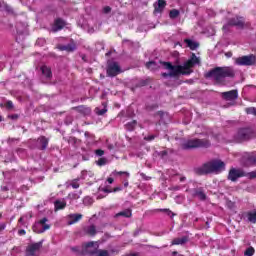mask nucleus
Masks as SVG:
<instances>
[{
	"label": "nucleus",
	"mask_w": 256,
	"mask_h": 256,
	"mask_svg": "<svg viewBox=\"0 0 256 256\" xmlns=\"http://www.w3.org/2000/svg\"><path fill=\"white\" fill-rule=\"evenodd\" d=\"M194 65H199V58H197L195 54H192L191 59L185 62L184 65H173L171 62H160L158 67L167 71L162 73V77H179V75H191V73H193Z\"/></svg>",
	"instance_id": "obj_1"
},
{
	"label": "nucleus",
	"mask_w": 256,
	"mask_h": 256,
	"mask_svg": "<svg viewBox=\"0 0 256 256\" xmlns=\"http://www.w3.org/2000/svg\"><path fill=\"white\" fill-rule=\"evenodd\" d=\"M234 75L235 71L231 67H218L208 74L216 83H223L225 77H233Z\"/></svg>",
	"instance_id": "obj_2"
},
{
	"label": "nucleus",
	"mask_w": 256,
	"mask_h": 256,
	"mask_svg": "<svg viewBox=\"0 0 256 256\" xmlns=\"http://www.w3.org/2000/svg\"><path fill=\"white\" fill-rule=\"evenodd\" d=\"M204 173H221L225 171V163L221 160H214L204 164L203 166Z\"/></svg>",
	"instance_id": "obj_3"
},
{
	"label": "nucleus",
	"mask_w": 256,
	"mask_h": 256,
	"mask_svg": "<svg viewBox=\"0 0 256 256\" xmlns=\"http://www.w3.org/2000/svg\"><path fill=\"white\" fill-rule=\"evenodd\" d=\"M99 249V243L97 242H88L84 243L82 247L76 246L72 248V251H76V253H97V250Z\"/></svg>",
	"instance_id": "obj_4"
},
{
	"label": "nucleus",
	"mask_w": 256,
	"mask_h": 256,
	"mask_svg": "<svg viewBox=\"0 0 256 256\" xmlns=\"http://www.w3.org/2000/svg\"><path fill=\"white\" fill-rule=\"evenodd\" d=\"M211 143L208 140L191 139L182 144L183 149H195L196 147H209Z\"/></svg>",
	"instance_id": "obj_5"
},
{
	"label": "nucleus",
	"mask_w": 256,
	"mask_h": 256,
	"mask_svg": "<svg viewBox=\"0 0 256 256\" xmlns=\"http://www.w3.org/2000/svg\"><path fill=\"white\" fill-rule=\"evenodd\" d=\"M41 247H43V243L41 242L29 244L26 248V256H39Z\"/></svg>",
	"instance_id": "obj_6"
},
{
	"label": "nucleus",
	"mask_w": 256,
	"mask_h": 256,
	"mask_svg": "<svg viewBox=\"0 0 256 256\" xmlns=\"http://www.w3.org/2000/svg\"><path fill=\"white\" fill-rule=\"evenodd\" d=\"M51 226L47 224V218L41 219L38 223L33 226L34 233H45Z\"/></svg>",
	"instance_id": "obj_7"
},
{
	"label": "nucleus",
	"mask_w": 256,
	"mask_h": 256,
	"mask_svg": "<svg viewBox=\"0 0 256 256\" xmlns=\"http://www.w3.org/2000/svg\"><path fill=\"white\" fill-rule=\"evenodd\" d=\"M256 57L254 55L242 56L236 59V65H255Z\"/></svg>",
	"instance_id": "obj_8"
},
{
	"label": "nucleus",
	"mask_w": 256,
	"mask_h": 256,
	"mask_svg": "<svg viewBox=\"0 0 256 256\" xmlns=\"http://www.w3.org/2000/svg\"><path fill=\"white\" fill-rule=\"evenodd\" d=\"M107 73L109 77H115V75H119L121 73V67L117 62H112L108 65Z\"/></svg>",
	"instance_id": "obj_9"
},
{
	"label": "nucleus",
	"mask_w": 256,
	"mask_h": 256,
	"mask_svg": "<svg viewBox=\"0 0 256 256\" xmlns=\"http://www.w3.org/2000/svg\"><path fill=\"white\" fill-rule=\"evenodd\" d=\"M241 177H245V172L241 169L235 168H232L228 175V179H230V181H237Z\"/></svg>",
	"instance_id": "obj_10"
},
{
	"label": "nucleus",
	"mask_w": 256,
	"mask_h": 256,
	"mask_svg": "<svg viewBox=\"0 0 256 256\" xmlns=\"http://www.w3.org/2000/svg\"><path fill=\"white\" fill-rule=\"evenodd\" d=\"M67 224L68 225H75V223H78V221H81L83 219V215L81 214H69L67 217Z\"/></svg>",
	"instance_id": "obj_11"
},
{
	"label": "nucleus",
	"mask_w": 256,
	"mask_h": 256,
	"mask_svg": "<svg viewBox=\"0 0 256 256\" xmlns=\"http://www.w3.org/2000/svg\"><path fill=\"white\" fill-rule=\"evenodd\" d=\"M222 97L224 99H226V101H235V99H237V97H238L237 90H231L228 92H224V93H222Z\"/></svg>",
	"instance_id": "obj_12"
},
{
	"label": "nucleus",
	"mask_w": 256,
	"mask_h": 256,
	"mask_svg": "<svg viewBox=\"0 0 256 256\" xmlns=\"http://www.w3.org/2000/svg\"><path fill=\"white\" fill-rule=\"evenodd\" d=\"M65 27V21L61 20V19H57L54 22V25L52 26V31L54 33H57V31H61V29Z\"/></svg>",
	"instance_id": "obj_13"
},
{
	"label": "nucleus",
	"mask_w": 256,
	"mask_h": 256,
	"mask_svg": "<svg viewBox=\"0 0 256 256\" xmlns=\"http://www.w3.org/2000/svg\"><path fill=\"white\" fill-rule=\"evenodd\" d=\"M184 43L186 44L187 47H189V49H191L192 51H195V49H197V47H199V43H197L194 40L191 39H185Z\"/></svg>",
	"instance_id": "obj_14"
},
{
	"label": "nucleus",
	"mask_w": 256,
	"mask_h": 256,
	"mask_svg": "<svg viewBox=\"0 0 256 256\" xmlns=\"http://www.w3.org/2000/svg\"><path fill=\"white\" fill-rule=\"evenodd\" d=\"M165 5H166L165 0H158V2L154 4L155 12L161 13V11L165 9Z\"/></svg>",
	"instance_id": "obj_15"
},
{
	"label": "nucleus",
	"mask_w": 256,
	"mask_h": 256,
	"mask_svg": "<svg viewBox=\"0 0 256 256\" xmlns=\"http://www.w3.org/2000/svg\"><path fill=\"white\" fill-rule=\"evenodd\" d=\"M41 71L44 77H46V79H51V68L47 66H42Z\"/></svg>",
	"instance_id": "obj_16"
},
{
	"label": "nucleus",
	"mask_w": 256,
	"mask_h": 256,
	"mask_svg": "<svg viewBox=\"0 0 256 256\" xmlns=\"http://www.w3.org/2000/svg\"><path fill=\"white\" fill-rule=\"evenodd\" d=\"M55 209L57 211H59V209H65V207L67 206V203L65 202V200H57L55 203Z\"/></svg>",
	"instance_id": "obj_17"
},
{
	"label": "nucleus",
	"mask_w": 256,
	"mask_h": 256,
	"mask_svg": "<svg viewBox=\"0 0 256 256\" xmlns=\"http://www.w3.org/2000/svg\"><path fill=\"white\" fill-rule=\"evenodd\" d=\"M245 21L243 18H236L230 22V25H236V27H243Z\"/></svg>",
	"instance_id": "obj_18"
},
{
	"label": "nucleus",
	"mask_w": 256,
	"mask_h": 256,
	"mask_svg": "<svg viewBox=\"0 0 256 256\" xmlns=\"http://www.w3.org/2000/svg\"><path fill=\"white\" fill-rule=\"evenodd\" d=\"M38 143L41 144V149H46V148H47V145H48V143H49V141H48L47 138H45V137H40V138L38 139Z\"/></svg>",
	"instance_id": "obj_19"
},
{
	"label": "nucleus",
	"mask_w": 256,
	"mask_h": 256,
	"mask_svg": "<svg viewBox=\"0 0 256 256\" xmlns=\"http://www.w3.org/2000/svg\"><path fill=\"white\" fill-rule=\"evenodd\" d=\"M247 218H248V221H250V223H256V211L249 212L247 214Z\"/></svg>",
	"instance_id": "obj_20"
},
{
	"label": "nucleus",
	"mask_w": 256,
	"mask_h": 256,
	"mask_svg": "<svg viewBox=\"0 0 256 256\" xmlns=\"http://www.w3.org/2000/svg\"><path fill=\"white\" fill-rule=\"evenodd\" d=\"M187 242V238H176L172 241V245H183Z\"/></svg>",
	"instance_id": "obj_21"
},
{
	"label": "nucleus",
	"mask_w": 256,
	"mask_h": 256,
	"mask_svg": "<svg viewBox=\"0 0 256 256\" xmlns=\"http://www.w3.org/2000/svg\"><path fill=\"white\" fill-rule=\"evenodd\" d=\"M244 255L245 256H253V255H255V248H253V247L247 248L245 250V252H244Z\"/></svg>",
	"instance_id": "obj_22"
},
{
	"label": "nucleus",
	"mask_w": 256,
	"mask_h": 256,
	"mask_svg": "<svg viewBox=\"0 0 256 256\" xmlns=\"http://www.w3.org/2000/svg\"><path fill=\"white\" fill-rule=\"evenodd\" d=\"M147 69H150L151 71L157 69V63L151 61L146 64Z\"/></svg>",
	"instance_id": "obj_23"
},
{
	"label": "nucleus",
	"mask_w": 256,
	"mask_h": 256,
	"mask_svg": "<svg viewBox=\"0 0 256 256\" xmlns=\"http://www.w3.org/2000/svg\"><path fill=\"white\" fill-rule=\"evenodd\" d=\"M135 125H137V121L129 122L126 124V129H128V131H133V129H135Z\"/></svg>",
	"instance_id": "obj_24"
},
{
	"label": "nucleus",
	"mask_w": 256,
	"mask_h": 256,
	"mask_svg": "<svg viewBox=\"0 0 256 256\" xmlns=\"http://www.w3.org/2000/svg\"><path fill=\"white\" fill-rule=\"evenodd\" d=\"M247 129H242L239 131L238 135L240 137V139H247Z\"/></svg>",
	"instance_id": "obj_25"
},
{
	"label": "nucleus",
	"mask_w": 256,
	"mask_h": 256,
	"mask_svg": "<svg viewBox=\"0 0 256 256\" xmlns=\"http://www.w3.org/2000/svg\"><path fill=\"white\" fill-rule=\"evenodd\" d=\"M84 205H93V198L85 197L83 200Z\"/></svg>",
	"instance_id": "obj_26"
},
{
	"label": "nucleus",
	"mask_w": 256,
	"mask_h": 256,
	"mask_svg": "<svg viewBox=\"0 0 256 256\" xmlns=\"http://www.w3.org/2000/svg\"><path fill=\"white\" fill-rule=\"evenodd\" d=\"M60 49L62 51H74L75 50V45H73V46H62V47H60Z\"/></svg>",
	"instance_id": "obj_27"
},
{
	"label": "nucleus",
	"mask_w": 256,
	"mask_h": 256,
	"mask_svg": "<svg viewBox=\"0 0 256 256\" xmlns=\"http://www.w3.org/2000/svg\"><path fill=\"white\" fill-rule=\"evenodd\" d=\"M170 17L171 19H175L176 17H179V11L178 10L170 11Z\"/></svg>",
	"instance_id": "obj_28"
},
{
	"label": "nucleus",
	"mask_w": 256,
	"mask_h": 256,
	"mask_svg": "<svg viewBox=\"0 0 256 256\" xmlns=\"http://www.w3.org/2000/svg\"><path fill=\"white\" fill-rule=\"evenodd\" d=\"M97 165H99V167H102V165H107V159L106 158H100L97 161Z\"/></svg>",
	"instance_id": "obj_29"
},
{
	"label": "nucleus",
	"mask_w": 256,
	"mask_h": 256,
	"mask_svg": "<svg viewBox=\"0 0 256 256\" xmlns=\"http://www.w3.org/2000/svg\"><path fill=\"white\" fill-rule=\"evenodd\" d=\"M246 113H247L248 115H255V116H256V109L253 108V107L247 108V109H246Z\"/></svg>",
	"instance_id": "obj_30"
},
{
	"label": "nucleus",
	"mask_w": 256,
	"mask_h": 256,
	"mask_svg": "<svg viewBox=\"0 0 256 256\" xmlns=\"http://www.w3.org/2000/svg\"><path fill=\"white\" fill-rule=\"evenodd\" d=\"M87 234L88 235H95V226L88 227Z\"/></svg>",
	"instance_id": "obj_31"
},
{
	"label": "nucleus",
	"mask_w": 256,
	"mask_h": 256,
	"mask_svg": "<svg viewBox=\"0 0 256 256\" xmlns=\"http://www.w3.org/2000/svg\"><path fill=\"white\" fill-rule=\"evenodd\" d=\"M118 215H122L123 217H131V210L120 212Z\"/></svg>",
	"instance_id": "obj_32"
},
{
	"label": "nucleus",
	"mask_w": 256,
	"mask_h": 256,
	"mask_svg": "<svg viewBox=\"0 0 256 256\" xmlns=\"http://www.w3.org/2000/svg\"><path fill=\"white\" fill-rule=\"evenodd\" d=\"M112 175L113 176H115V175H126V177H129V172L114 171V172H112Z\"/></svg>",
	"instance_id": "obj_33"
},
{
	"label": "nucleus",
	"mask_w": 256,
	"mask_h": 256,
	"mask_svg": "<svg viewBox=\"0 0 256 256\" xmlns=\"http://www.w3.org/2000/svg\"><path fill=\"white\" fill-rule=\"evenodd\" d=\"M98 256H109V252L107 250H99Z\"/></svg>",
	"instance_id": "obj_34"
},
{
	"label": "nucleus",
	"mask_w": 256,
	"mask_h": 256,
	"mask_svg": "<svg viewBox=\"0 0 256 256\" xmlns=\"http://www.w3.org/2000/svg\"><path fill=\"white\" fill-rule=\"evenodd\" d=\"M6 109H13V102L12 101H7L5 104Z\"/></svg>",
	"instance_id": "obj_35"
},
{
	"label": "nucleus",
	"mask_w": 256,
	"mask_h": 256,
	"mask_svg": "<svg viewBox=\"0 0 256 256\" xmlns=\"http://www.w3.org/2000/svg\"><path fill=\"white\" fill-rule=\"evenodd\" d=\"M97 115H105L107 113V109L99 110V108L96 109Z\"/></svg>",
	"instance_id": "obj_36"
},
{
	"label": "nucleus",
	"mask_w": 256,
	"mask_h": 256,
	"mask_svg": "<svg viewBox=\"0 0 256 256\" xmlns=\"http://www.w3.org/2000/svg\"><path fill=\"white\" fill-rule=\"evenodd\" d=\"M95 153L98 157H103V155H105V151L101 149L96 150Z\"/></svg>",
	"instance_id": "obj_37"
},
{
	"label": "nucleus",
	"mask_w": 256,
	"mask_h": 256,
	"mask_svg": "<svg viewBox=\"0 0 256 256\" xmlns=\"http://www.w3.org/2000/svg\"><path fill=\"white\" fill-rule=\"evenodd\" d=\"M248 175H249L250 179H255L256 178V170L250 172Z\"/></svg>",
	"instance_id": "obj_38"
},
{
	"label": "nucleus",
	"mask_w": 256,
	"mask_h": 256,
	"mask_svg": "<svg viewBox=\"0 0 256 256\" xmlns=\"http://www.w3.org/2000/svg\"><path fill=\"white\" fill-rule=\"evenodd\" d=\"M197 197H199L200 199H205V193H203V192H198L197 194Z\"/></svg>",
	"instance_id": "obj_39"
},
{
	"label": "nucleus",
	"mask_w": 256,
	"mask_h": 256,
	"mask_svg": "<svg viewBox=\"0 0 256 256\" xmlns=\"http://www.w3.org/2000/svg\"><path fill=\"white\" fill-rule=\"evenodd\" d=\"M73 189H79V183L77 181L72 182Z\"/></svg>",
	"instance_id": "obj_40"
},
{
	"label": "nucleus",
	"mask_w": 256,
	"mask_h": 256,
	"mask_svg": "<svg viewBox=\"0 0 256 256\" xmlns=\"http://www.w3.org/2000/svg\"><path fill=\"white\" fill-rule=\"evenodd\" d=\"M70 199H79V195L77 194H69Z\"/></svg>",
	"instance_id": "obj_41"
},
{
	"label": "nucleus",
	"mask_w": 256,
	"mask_h": 256,
	"mask_svg": "<svg viewBox=\"0 0 256 256\" xmlns=\"http://www.w3.org/2000/svg\"><path fill=\"white\" fill-rule=\"evenodd\" d=\"M104 11H105V13H109V11H111V8L106 7V8H104Z\"/></svg>",
	"instance_id": "obj_42"
},
{
	"label": "nucleus",
	"mask_w": 256,
	"mask_h": 256,
	"mask_svg": "<svg viewBox=\"0 0 256 256\" xmlns=\"http://www.w3.org/2000/svg\"><path fill=\"white\" fill-rule=\"evenodd\" d=\"M153 139H155V136H149V137L147 138L148 141H153Z\"/></svg>",
	"instance_id": "obj_43"
},
{
	"label": "nucleus",
	"mask_w": 256,
	"mask_h": 256,
	"mask_svg": "<svg viewBox=\"0 0 256 256\" xmlns=\"http://www.w3.org/2000/svg\"><path fill=\"white\" fill-rule=\"evenodd\" d=\"M250 161H251V163H256V158L255 157H251Z\"/></svg>",
	"instance_id": "obj_44"
},
{
	"label": "nucleus",
	"mask_w": 256,
	"mask_h": 256,
	"mask_svg": "<svg viewBox=\"0 0 256 256\" xmlns=\"http://www.w3.org/2000/svg\"><path fill=\"white\" fill-rule=\"evenodd\" d=\"M107 181H108V183L111 185L114 180H113V178H108Z\"/></svg>",
	"instance_id": "obj_45"
},
{
	"label": "nucleus",
	"mask_w": 256,
	"mask_h": 256,
	"mask_svg": "<svg viewBox=\"0 0 256 256\" xmlns=\"http://www.w3.org/2000/svg\"><path fill=\"white\" fill-rule=\"evenodd\" d=\"M19 235H25V230H19Z\"/></svg>",
	"instance_id": "obj_46"
},
{
	"label": "nucleus",
	"mask_w": 256,
	"mask_h": 256,
	"mask_svg": "<svg viewBox=\"0 0 256 256\" xmlns=\"http://www.w3.org/2000/svg\"><path fill=\"white\" fill-rule=\"evenodd\" d=\"M41 41L44 42L45 40L39 39V40H37V44L39 45V43H41Z\"/></svg>",
	"instance_id": "obj_47"
},
{
	"label": "nucleus",
	"mask_w": 256,
	"mask_h": 256,
	"mask_svg": "<svg viewBox=\"0 0 256 256\" xmlns=\"http://www.w3.org/2000/svg\"><path fill=\"white\" fill-rule=\"evenodd\" d=\"M128 186H129V182H125L124 187H128Z\"/></svg>",
	"instance_id": "obj_48"
},
{
	"label": "nucleus",
	"mask_w": 256,
	"mask_h": 256,
	"mask_svg": "<svg viewBox=\"0 0 256 256\" xmlns=\"http://www.w3.org/2000/svg\"><path fill=\"white\" fill-rule=\"evenodd\" d=\"M23 220H24V218L21 217V218L19 219L20 223H23Z\"/></svg>",
	"instance_id": "obj_49"
},
{
	"label": "nucleus",
	"mask_w": 256,
	"mask_h": 256,
	"mask_svg": "<svg viewBox=\"0 0 256 256\" xmlns=\"http://www.w3.org/2000/svg\"><path fill=\"white\" fill-rule=\"evenodd\" d=\"M114 191H119V188H116Z\"/></svg>",
	"instance_id": "obj_50"
},
{
	"label": "nucleus",
	"mask_w": 256,
	"mask_h": 256,
	"mask_svg": "<svg viewBox=\"0 0 256 256\" xmlns=\"http://www.w3.org/2000/svg\"><path fill=\"white\" fill-rule=\"evenodd\" d=\"M185 178H181V181H183Z\"/></svg>",
	"instance_id": "obj_51"
},
{
	"label": "nucleus",
	"mask_w": 256,
	"mask_h": 256,
	"mask_svg": "<svg viewBox=\"0 0 256 256\" xmlns=\"http://www.w3.org/2000/svg\"><path fill=\"white\" fill-rule=\"evenodd\" d=\"M85 135H89V133H85Z\"/></svg>",
	"instance_id": "obj_52"
}]
</instances>
